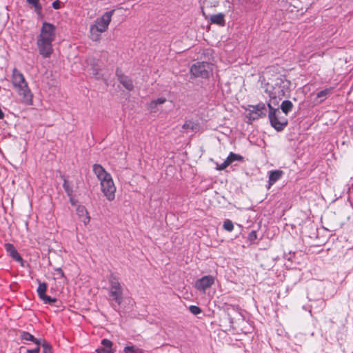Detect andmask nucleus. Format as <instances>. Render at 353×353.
Here are the masks:
<instances>
[{
    "label": "nucleus",
    "mask_w": 353,
    "mask_h": 353,
    "mask_svg": "<svg viewBox=\"0 0 353 353\" xmlns=\"http://www.w3.org/2000/svg\"><path fill=\"white\" fill-rule=\"evenodd\" d=\"M57 28L52 23L43 22L41 32L37 37V45L39 54L48 58L53 52L52 42L55 39Z\"/></svg>",
    "instance_id": "obj_1"
},
{
    "label": "nucleus",
    "mask_w": 353,
    "mask_h": 353,
    "mask_svg": "<svg viewBox=\"0 0 353 353\" xmlns=\"http://www.w3.org/2000/svg\"><path fill=\"white\" fill-rule=\"evenodd\" d=\"M11 81L13 88L18 94L21 97L22 102L28 105H32L33 94L24 75L16 68L12 70Z\"/></svg>",
    "instance_id": "obj_2"
},
{
    "label": "nucleus",
    "mask_w": 353,
    "mask_h": 353,
    "mask_svg": "<svg viewBox=\"0 0 353 353\" xmlns=\"http://www.w3.org/2000/svg\"><path fill=\"white\" fill-rule=\"evenodd\" d=\"M290 81L284 76H280L272 79L270 83H267L265 92L268 93L270 97L273 99H281L286 93L290 92Z\"/></svg>",
    "instance_id": "obj_3"
},
{
    "label": "nucleus",
    "mask_w": 353,
    "mask_h": 353,
    "mask_svg": "<svg viewBox=\"0 0 353 353\" xmlns=\"http://www.w3.org/2000/svg\"><path fill=\"white\" fill-rule=\"evenodd\" d=\"M190 72L194 78L208 79L213 72V65L209 62L198 61L192 64Z\"/></svg>",
    "instance_id": "obj_4"
},
{
    "label": "nucleus",
    "mask_w": 353,
    "mask_h": 353,
    "mask_svg": "<svg viewBox=\"0 0 353 353\" xmlns=\"http://www.w3.org/2000/svg\"><path fill=\"white\" fill-rule=\"evenodd\" d=\"M108 295L110 301H114L118 305H120L123 301V288L119 281V279L111 274L109 278Z\"/></svg>",
    "instance_id": "obj_5"
},
{
    "label": "nucleus",
    "mask_w": 353,
    "mask_h": 353,
    "mask_svg": "<svg viewBox=\"0 0 353 353\" xmlns=\"http://www.w3.org/2000/svg\"><path fill=\"white\" fill-rule=\"evenodd\" d=\"M269 109L268 117L272 127L276 131H282L288 125V119L283 117H279L280 112L278 108H274L270 103H268Z\"/></svg>",
    "instance_id": "obj_6"
},
{
    "label": "nucleus",
    "mask_w": 353,
    "mask_h": 353,
    "mask_svg": "<svg viewBox=\"0 0 353 353\" xmlns=\"http://www.w3.org/2000/svg\"><path fill=\"white\" fill-rule=\"evenodd\" d=\"M114 12V10L105 12L100 18H98L95 23L91 26V30L98 32H104L108 28L111 21L112 17Z\"/></svg>",
    "instance_id": "obj_7"
},
{
    "label": "nucleus",
    "mask_w": 353,
    "mask_h": 353,
    "mask_svg": "<svg viewBox=\"0 0 353 353\" xmlns=\"http://www.w3.org/2000/svg\"><path fill=\"white\" fill-rule=\"evenodd\" d=\"M101 191L106 199L112 201L115 198L116 187L111 176L101 181Z\"/></svg>",
    "instance_id": "obj_8"
},
{
    "label": "nucleus",
    "mask_w": 353,
    "mask_h": 353,
    "mask_svg": "<svg viewBox=\"0 0 353 353\" xmlns=\"http://www.w3.org/2000/svg\"><path fill=\"white\" fill-rule=\"evenodd\" d=\"M248 118L250 120H256L259 118H263L267 114V107L264 103H259L255 105H250Z\"/></svg>",
    "instance_id": "obj_9"
},
{
    "label": "nucleus",
    "mask_w": 353,
    "mask_h": 353,
    "mask_svg": "<svg viewBox=\"0 0 353 353\" xmlns=\"http://www.w3.org/2000/svg\"><path fill=\"white\" fill-rule=\"evenodd\" d=\"M37 281L39 283L37 292L39 297L43 301V303L46 304H52L57 302V299L56 298H52L46 294L48 284L45 282H41L39 279H37Z\"/></svg>",
    "instance_id": "obj_10"
},
{
    "label": "nucleus",
    "mask_w": 353,
    "mask_h": 353,
    "mask_svg": "<svg viewBox=\"0 0 353 353\" xmlns=\"http://www.w3.org/2000/svg\"><path fill=\"white\" fill-rule=\"evenodd\" d=\"M215 278L212 275H207L198 279L195 283V288L200 292H205L214 283Z\"/></svg>",
    "instance_id": "obj_11"
},
{
    "label": "nucleus",
    "mask_w": 353,
    "mask_h": 353,
    "mask_svg": "<svg viewBox=\"0 0 353 353\" xmlns=\"http://www.w3.org/2000/svg\"><path fill=\"white\" fill-rule=\"evenodd\" d=\"M87 62L90 66L89 69L90 74L97 79H101L102 78V75L99 74L101 66L99 64V60L94 58H90L87 60Z\"/></svg>",
    "instance_id": "obj_12"
},
{
    "label": "nucleus",
    "mask_w": 353,
    "mask_h": 353,
    "mask_svg": "<svg viewBox=\"0 0 353 353\" xmlns=\"http://www.w3.org/2000/svg\"><path fill=\"white\" fill-rule=\"evenodd\" d=\"M5 248L8 254L16 261L23 262V259L16 250L15 247L13 244L11 243H6Z\"/></svg>",
    "instance_id": "obj_13"
},
{
    "label": "nucleus",
    "mask_w": 353,
    "mask_h": 353,
    "mask_svg": "<svg viewBox=\"0 0 353 353\" xmlns=\"http://www.w3.org/2000/svg\"><path fill=\"white\" fill-rule=\"evenodd\" d=\"M93 172L100 181L111 176L110 174L108 173L99 164H94L93 165Z\"/></svg>",
    "instance_id": "obj_14"
},
{
    "label": "nucleus",
    "mask_w": 353,
    "mask_h": 353,
    "mask_svg": "<svg viewBox=\"0 0 353 353\" xmlns=\"http://www.w3.org/2000/svg\"><path fill=\"white\" fill-rule=\"evenodd\" d=\"M283 171L281 170H272L269 174V180H268V188H270V187L275 183L277 181H279L282 176L283 175Z\"/></svg>",
    "instance_id": "obj_15"
},
{
    "label": "nucleus",
    "mask_w": 353,
    "mask_h": 353,
    "mask_svg": "<svg viewBox=\"0 0 353 353\" xmlns=\"http://www.w3.org/2000/svg\"><path fill=\"white\" fill-rule=\"evenodd\" d=\"M101 347H98L96 350L97 353H114L112 350V342L107 339H104L101 341Z\"/></svg>",
    "instance_id": "obj_16"
},
{
    "label": "nucleus",
    "mask_w": 353,
    "mask_h": 353,
    "mask_svg": "<svg viewBox=\"0 0 353 353\" xmlns=\"http://www.w3.org/2000/svg\"><path fill=\"white\" fill-rule=\"evenodd\" d=\"M210 21L211 23L216 24L220 26H224L225 24V14L223 13H218L216 14L210 15Z\"/></svg>",
    "instance_id": "obj_17"
},
{
    "label": "nucleus",
    "mask_w": 353,
    "mask_h": 353,
    "mask_svg": "<svg viewBox=\"0 0 353 353\" xmlns=\"http://www.w3.org/2000/svg\"><path fill=\"white\" fill-rule=\"evenodd\" d=\"M26 2L34 8V12L39 18H42L43 17L42 13L43 8L39 0H26Z\"/></svg>",
    "instance_id": "obj_18"
},
{
    "label": "nucleus",
    "mask_w": 353,
    "mask_h": 353,
    "mask_svg": "<svg viewBox=\"0 0 353 353\" xmlns=\"http://www.w3.org/2000/svg\"><path fill=\"white\" fill-rule=\"evenodd\" d=\"M21 339L24 341H32L37 345H40L41 343V339H36L32 334L25 331L21 332Z\"/></svg>",
    "instance_id": "obj_19"
},
{
    "label": "nucleus",
    "mask_w": 353,
    "mask_h": 353,
    "mask_svg": "<svg viewBox=\"0 0 353 353\" xmlns=\"http://www.w3.org/2000/svg\"><path fill=\"white\" fill-rule=\"evenodd\" d=\"M119 81L126 90L131 91L134 89L132 80L128 76L121 77Z\"/></svg>",
    "instance_id": "obj_20"
},
{
    "label": "nucleus",
    "mask_w": 353,
    "mask_h": 353,
    "mask_svg": "<svg viewBox=\"0 0 353 353\" xmlns=\"http://www.w3.org/2000/svg\"><path fill=\"white\" fill-rule=\"evenodd\" d=\"M61 178L63 180V188L66 192L68 196L74 195L73 186L72 183L68 181L63 176H61Z\"/></svg>",
    "instance_id": "obj_21"
},
{
    "label": "nucleus",
    "mask_w": 353,
    "mask_h": 353,
    "mask_svg": "<svg viewBox=\"0 0 353 353\" xmlns=\"http://www.w3.org/2000/svg\"><path fill=\"white\" fill-rule=\"evenodd\" d=\"M293 104L289 100L283 101L281 104V109L286 115L292 110Z\"/></svg>",
    "instance_id": "obj_22"
},
{
    "label": "nucleus",
    "mask_w": 353,
    "mask_h": 353,
    "mask_svg": "<svg viewBox=\"0 0 353 353\" xmlns=\"http://www.w3.org/2000/svg\"><path fill=\"white\" fill-rule=\"evenodd\" d=\"M243 157L238 154H235L231 152L228 157L226 158V161L229 163V164H232L233 162L237 161H243Z\"/></svg>",
    "instance_id": "obj_23"
},
{
    "label": "nucleus",
    "mask_w": 353,
    "mask_h": 353,
    "mask_svg": "<svg viewBox=\"0 0 353 353\" xmlns=\"http://www.w3.org/2000/svg\"><path fill=\"white\" fill-rule=\"evenodd\" d=\"M332 88L323 90L317 92L316 97L321 99V101H323V100L327 99V97L330 94V93L332 92Z\"/></svg>",
    "instance_id": "obj_24"
},
{
    "label": "nucleus",
    "mask_w": 353,
    "mask_h": 353,
    "mask_svg": "<svg viewBox=\"0 0 353 353\" xmlns=\"http://www.w3.org/2000/svg\"><path fill=\"white\" fill-rule=\"evenodd\" d=\"M40 346L43 347V353H52L51 345L44 339H41Z\"/></svg>",
    "instance_id": "obj_25"
},
{
    "label": "nucleus",
    "mask_w": 353,
    "mask_h": 353,
    "mask_svg": "<svg viewBox=\"0 0 353 353\" xmlns=\"http://www.w3.org/2000/svg\"><path fill=\"white\" fill-rule=\"evenodd\" d=\"M77 211L79 215H83V214H86L85 220H83V222L86 223L87 222L90 221V216H88V212L85 210V208L83 205H79L77 208Z\"/></svg>",
    "instance_id": "obj_26"
},
{
    "label": "nucleus",
    "mask_w": 353,
    "mask_h": 353,
    "mask_svg": "<svg viewBox=\"0 0 353 353\" xmlns=\"http://www.w3.org/2000/svg\"><path fill=\"white\" fill-rule=\"evenodd\" d=\"M125 353H143L141 349L137 348L134 346H126L124 348Z\"/></svg>",
    "instance_id": "obj_27"
},
{
    "label": "nucleus",
    "mask_w": 353,
    "mask_h": 353,
    "mask_svg": "<svg viewBox=\"0 0 353 353\" xmlns=\"http://www.w3.org/2000/svg\"><path fill=\"white\" fill-rule=\"evenodd\" d=\"M223 228L224 230L228 232H232L234 229V225L232 221L227 219L224 221Z\"/></svg>",
    "instance_id": "obj_28"
},
{
    "label": "nucleus",
    "mask_w": 353,
    "mask_h": 353,
    "mask_svg": "<svg viewBox=\"0 0 353 353\" xmlns=\"http://www.w3.org/2000/svg\"><path fill=\"white\" fill-rule=\"evenodd\" d=\"M212 4V2H210V1L207 0L203 2V5L201 6V12L206 19L208 18V16L205 13V8L211 6Z\"/></svg>",
    "instance_id": "obj_29"
},
{
    "label": "nucleus",
    "mask_w": 353,
    "mask_h": 353,
    "mask_svg": "<svg viewBox=\"0 0 353 353\" xmlns=\"http://www.w3.org/2000/svg\"><path fill=\"white\" fill-rule=\"evenodd\" d=\"M90 38L92 41H97L99 39L101 32H98L96 30H92L91 28L90 29Z\"/></svg>",
    "instance_id": "obj_30"
},
{
    "label": "nucleus",
    "mask_w": 353,
    "mask_h": 353,
    "mask_svg": "<svg viewBox=\"0 0 353 353\" xmlns=\"http://www.w3.org/2000/svg\"><path fill=\"white\" fill-rule=\"evenodd\" d=\"M189 310L192 314L194 315L199 314L202 312L201 309L196 305H190L189 307Z\"/></svg>",
    "instance_id": "obj_31"
},
{
    "label": "nucleus",
    "mask_w": 353,
    "mask_h": 353,
    "mask_svg": "<svg viewBox=\"0 0 353 353\" xmlns=\"http://www.w3.org/2000/svg\"><path fill=\"white\" fill-rule=\"evenodd\" d=\"M248 239L251 243H254L257 239L256 232L254 230L251 231L248 234Z\"/></svg>",
    "instance_id": "obj_32"
},
{
    "label": "nucleus",
    "mask_w": 353,
    "mask_h": 353,
    "mask_svg": "<svg viewBox=\"0 0 353 353\" xmlns=\"http://www.w3.org/2000/svg\"><path fill=\"white\" fill-rule=\"evenodd\" d=\"M216 169L218 170H225L228 166L230 165L229 163L226 161V159L224 161L223 163H222L221 164H219V163H216Z\"/></svg>",
    "instance_id": "obj_33"
},
{
    "label": "nucleus",
    "mask_w": 353,
    "mask_h": 353,
    "mask_svg": "<svg viewBox=\"0 0 353 353\" xmlns=\"http://www.w3.org/2000/svg\"><path fill=\"white\" fill-rule=\"evenodd\" d=\"M194 123L191 121H187L183 125V128L184 129H190L194 130Z\"/></svg>",
    "instance_id": "obj_34"
},
{
    "label": "nucleus",
    "mask_w": 353,
    "mask_h": 353,
    "mask_svg": "<svg viewBox=\"0 0 353 353\" xmlns=\"http://www.w3.org/2000/svg\"><path fill=\"white\" fill-rule=\"evenodd\" d=\"M54 270L57 272V274L59 275V278H63V279H66V277L65 276V274L63 272V271L62 270V269L61 268H57L54 269Z\"/></svg>",
    "instance_id": "obj_35"
},
{
    "label": "nucleus",
    "mask_w": 353,
    "mask_h": 353,
    "mask_svg": "<svg viewBox=\"0 0 353 353\" xmlns=\"http://www.w3.org/2000/svg\"><path fill=\"white\" fill-rule=\"evenodd\" d=\"M52 6L54 9L55 10H59L61 8V1H59V0H56L54 1L52 4Z\"/></svg>",
    "instance_id": "obj_36"
},
{
    "label": "nucleus",
    "mask_w": 353,
    "mask_h": 353,
    "mask_svg": "<svg viewBox=\"0 0 353 353\" xmlns=\"http://www.w3.org/2000/svg\"><path fill=\"white\" fill-rule=\"evenodd\" d=\"M40 345H37L35 348L30 349L27 350V353H39Z\"/></svg>",
    "instance_id": "obj_37"
},
{
    "label": "nucleus",
    "mask_w": 353,
    "mask_h": 353,
    "mask_svg": "<svg viewBox=\"0 0 353 353\" xmlns=\"http://www.w3.org/2000/svg\"><path fill=\"white\" fill-rule=\"evenodd\" d=\"M116 76L117 77L118 81L120 80L121 77H125L122 71L119 68H117L116 70Z\"/></svg>",
    "instance_id": "obj_38"
},
{
    "label": "nucleus",
    "mask_w": 353,
    "mask_h": 353,
    "mask_svg": "<svg viewBox=\"0 0 353 353\" xmlns=\"http://www.w3.org/2000/svg\"><path fill=\"white\" fill-rule=\"evenodd\" d=\"M230 309H232L233 310H238L239 308L236 305H227L226 307H225V310L227 312H229Z\"/></svg>",
    "instance_id": "obj_39"
},
{
    "label": "nucleus",
    "mask_w": 353,
    "mask_h": 353,
    "mask_svg": "<svg viewBox=\"0 0 353 353\" xmlns=\"http://www.w3.org/2000/svg\"><path fill=\"white\" fill-rule=\"evenodd\" d=\"M70 197V202L72 205H76L77 203V201L74 199L73 195L68 196Z\"/></svg>",
    "instance_id": "obj_40"
},
{
    "label": "nucleus",
    "mask_w": 353,
    "mask_h": 353,
    "mask_svg": "<svg viewBox=\"0 0 353 353\" xmlns=\"http://www.w3.org/2000/svg\"><path fill=\"white\" fill-rule=\"evenodd\" d=\"M166 99L165 98H159L156 101H154V103L156 104H162L165 103Z\"/></svg>",
    "instance_id": "obj_41"
},
{
    "label": "nucleus",
    "mask_w": 353,
    "mask_h": 353,
    "mask_svg": "<svg viewBox=\"0 0 353 353\" xmlns=\"http://www.w3.org/2000/svg\"><path fill=\"white\" fill-rule=\"evenodd\" d=\"M111 306H112V307H113V308H114V310H115L116 311H117V309L116 308V307H115V305H114V304L111 303Z\"/></svg>",
    "instance_id": "obj_42"
},
{
    "label": "nucleus",
    "mask_w": 353,
    "mask_h": 353,
    "mask_svg": "<svg viewBox=\"0 0 353 353\" xmlns=\"http://www.w3.org/2000/svg\"><path fill=\"white\" fill-rule=\"evenodd\" d=\"M214 3H215L214 4V6H216V4H217V2H216V1H215Z\"/></svg>",
    "instance_id": "obj_43"
}]
</instances>
